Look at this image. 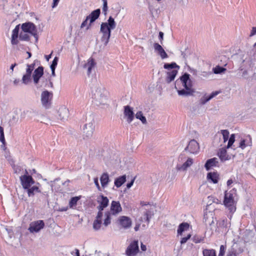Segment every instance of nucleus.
Listing matches in <instances>:
<instances>
[{
    "instance_id": "23",
    "label": "nucleus",
    "mask_w": 256,
    "mask_h": 256,
    "mask_svg": "<svg viewBox=\"0 0 256 256\" xmlns=\"http://www.w3.org/2000/svg\"><path fill=\"white\" fill-rule=\"evenodd\" d=\"M102 217L100 212L97 214L96 219L93 222V228L94 230H98L100 229L102 223Z\"/></svg>"
},
{
    "instance_id": "15",
    "label": "nucleus",
    "mask_w": 256,
    "mask_h": 256,
    "mask_svg": "<svg viewBox=\"0 0 256 256\" xmlns=\"http://www.w3.org/2000/svg\"><path fill=\"white\" fill-rule=\"evenodd\" d=\"M38 112L36 110L30 109L24 110L20 115L22 118H28L29 119H32L36 116H38Z\"/></svg>"
},
{
    "instance_id": "26",
    "label": "nucleus",
    "mask_w": 256,
    "mask_h": 256,
    "mask_svg": "<svg viewBox=\"0 0 256 256\" xmlns=\"http://www.w3.org/2000/svg\"><path fill=\"white\" fill-rule=\"evenodd\" d=\"M248 139H242L240 144L239 147L242 149H244L246 146H251L252 144V138L250 136H248Z\"/></svg>"
},
{
    "instance_id": "37",
    "label": "nucleus",
    "mask_w": 256,
    "mask_h": 256,
    "mask_svg": "<svg viewBox=\"0 0 256 256\" xmlns=\"http://www.w3.org/2000/svg\"><path fill=\"white\" fill-rule=\"evenodd\" d=\"M136 117L137 119L140 120L142 124H146V118L143 116L142 112L141 111L136 112Z\"/></svg>"
},
{
    "instance_id": "33",
    "label": "nucleus",
    "mask_w": 256,
    "mask_h": 256,
    "mask_svg": "<svg viewBox=\"0 0 256 256\" xmlns=\"http://www.w3.org/2000/svg\"><path fill=\"white\" fill-rule=\"evenodd\" d=\"M177 73L178 71L175 70H172V71L168 72L167 73L168 76L166 78V82L170 83L172 81L174 80Z\"/></svg>"
},
{
    "instance_id": "50",
    "label": "nucleus",
    "mask_w": 256,
    "mask_h": 256,
    "mask_svg": "<svg viewBox=\"0 0 256 256\" xmlns=\"http://www.w3.org/2000/svg\"><path fill=\"white\" fill-rule=\"evenodd\" d=\"M58 58L55 57L54 59L53 60L52 64H50V68H56L58 62Z\"/></svg>"
},
{
    "instance_id": "49",
    "label": "nucleus",
    "mask_w": 256,
    "mask_h": 256,
    "mask_svg": "<svg viewBox=\"0 0 256 256\" xmlns=\"http://www.w3.org/2000/svg\"><path fill=\"white\" fill-rule=\"evenodd\" d=\"M226 246L221 245L220 246V252L218 256H224L225 254Z\"/></svg>"
},
{
    "instance_id": "18",
    "label": "nucleus",
    "mask_w": 256,
    "mask_h": 256,
    "mask_svg": "<svg viewBox=\"0 0 256 256\" xmlns=\"http://www.w3.org/2000/svg\"><path fill=\"white\" fill-rule=\"evenodd\" d=\"M58 114V119L61 120H67L68 117V110L64 106H61L56 112Z\"/></svg>"
},
{
    "instance_id": "7",
    "label": "nucleus",
    "mask_w": 256,
    "mask_h": 256,
    "mask_svg": "<svg viewBox=\"0 0 256 256\" xmlns=\"http://www.w3.org/2000/svg\"><path fill=\"white\" fill-rule=\"evenodd\" d=\"M20 180L22 188L26 190L35 182L32 176L29 175L24 174L20 176Z\"/></svg>"
},
{
    "instance_id": "52",
    "label": "nucleus",
    "mask_w": 256,
    "mask_h": 256,
    "mask_svg": "<svg viewBox=\"0 0 256 256\" xmlns=\"http://www.w3.org/2000/svg\"><path fill=\"white\" fill-rule=\"evenodd\" d=\"M191 236L192 235L190 234H188L186 236L182 238L180 240L181 244L186 243V242L190 238Z\"/></svg>"
},
{
    "instance_id": "61",
    "label": "nucleus",
    "mask_w": 256,
    "mask_h": 256,
    "mask_svg": "<svg viewBox=\"0 0 256 256\" xmlns=\"http://www.w3.org/2000/svg\"><path fill=\"white\" fill-rule=\"evenodd\" d=\"M202 240V239L200 238H199L198 236H195L193 238V241L195 243H198L200 242Z\"/></svg>"
},
{
    "instance_id": "28",
    "label": "nucleus",
    "mask_w": 256,
    "mask_h": 256,
    "mask_svg": "<svg viewBox=\"0 0 256 256\" xmlns=\"http://www.w3.org/2000/svg\"><path fill=\"white\" fill-rule=\"evenodd\" d=\"M100 181L102 188L106 186L110 181L108 174L106 172L102 174L100 178Z\"/></svg>"
},
{
    "instance_id": "32",
    "label": "nucleus",
    "mask_w": 256,
    "mask_h": 256,
    "mask_svg": "<svg viewBox=\"0 0 256 256\" xmlns=\"http://www.w3.org/2000/svg\"><path fill=\"white\" fill-rule=\"evenodd\" d=\"M218 156L222 162L228 160V156L227 154L226 150L224 148H222L220 150Z\"/></svg>"
},
{
    "instance_id": "1",
    "label": "nucleus",
    "mask_w": 256,
    "mask_h": 256,
    "mask_svg": "<svg viewBox=\"0 0 256 256\" xmlns=\"http://www.w3.org/2000/svg\"><path fill=\"white\" fill-rule=\"evenodd\" d=\"M92 98L94 104L99 106L106 104L108 100L107 91L100 84L92 88Z\"/></svg>"
},
{
    "instance_id": "25",
    "label": "nucleus",
    "mask_w": 256,
    "mask_h": 256,
    "mask_svg": "<svg viewBox=\"0 0 256 256\" xmlns=\"http://www.w3.org/2000/svg\"><path fill=\"white\" fill-rule=\"evenodd\" d=\"M38 121H40L41 122H43L46 124H50L52 125L54 124L55 118L52 117L51 119L45 116L43 114H41L38 120Z\"/></svg>"
},
{
    "instance_id": "17",
    "label": "nucleus",
    "mask_w": 256,
    "mask_h": 256,
    "mask_svg": "<svg viewBox=\"0 0 256 256\" xmlns=\"http://www.w3.org/2000/svg\"><path fill=\"white\" fill-rule=\"evenodd\" d=\"M193 162V160L192 158H189L182 164L178 163L176 164V169L178 171H185L188 168L192 165Z\"/></svg>"
},
{
    "instance_id": "20",
    "label": "nucleus",
    "mask_w": 256,
    "mask_h": 256,
    "mask_svg": "<svg viewBox=\"0 0 256 256\" xmlns=\"http://www.w3.org/2000/svg\"><path fill=\"white\" fill-rule=\"evenodd\" d=\"M20 24L17 25L12 30V34L11 38V43L12 45L17 44L18 43V33L20 30Z\"/></svg>"
},
{
    "instance_id": "11",
    "label": "nucleus",
    "mask_w": 256,
    "mask_h": 256,
    "mask_svg": "<svg viewBox=\"0 0 256 256\" xmlns=\"http://www.w3.org/2000/svg\"><path fill=\"white\" fill-rule=\"evenodd\" d=\"M124 116L126 118V121L130 124L134 120V117L133 109L129 106H124Z\"/></svg>"
},
{
    "instance_id": "43",
    "label": "nucleus",
    "mask_w": 256,
    "mask_h": 256,
    "mask_svg": "<svg viewBox=\"0 0 256 256\" xmlns=\"http://www.w3.org/2000/svg\"><path fill=\"white\" fill-rule=\"evenodd\" d=\"M235 142V134H232L230 136V138H228V143L226 146L227 148H231L234 143Z\"/></svg>"
},
{
    "instance_id": "6",
    "label": "nucleus",
    "mask_w": 256,
    "mask_h": 256,
    "mask_svg": "<svg viewBox=\"0 0 256 256\" xmlns=\"http://www.w3.org/2000/svg\"><path fill=\"white\" fill-rule=\"evenodd\" d=\"M93 121V117L90 116V120L84 124L83 128V136L84 138H90L92 137L94 130Z\"/></svg>"
},
{
    "instance_id": "16",
    "label": "nucleus",
    "mask_w": 256,
    "mask_h": 256,
    "mask_svg": "<svg viewBox=\"0 0 256 256\" xmlns=\"http://www.w3.org/2000/svg\"><path fill=\"white\" fill-rule=\"evenodd\" d=\"M44 74V68L42 66H40L36 68L34 72L32 74V78L34 84H36L38 83L40 78Z\"/></svg>"
},
{
    "instance_id": "5",
    "label": "nucleus",
    "mask_w": 256,
    "mask_h": 256,
    "mask_svg": "<svg viewBox=\"0 0 256 256\" xmlns=\"http://www.w3.org/2000/svg\"><path fill=\"white\" fill-rule=\"evenodd\" d=\"M21 28L24 32L30 34L34 36L36 42L38 40V30L36 26L31 22H26L22 24Z\"/></svg>"
},
{
    "instance_id": "2",
    "label": "nucleus",
    "mask_w": 256,
    "mask_h": 256,
    "mask_svg": "<svg viewBox=\"0 0 256 256\" xmlns=\"http://www.w3.org/2000/svg\"><path fill=\"white\" fill-rule=\"evenodd\" d=\"M116 27V22L112 16L108 18L107 22L102 23L100 28V32L102 34L101 41L104 46H106L108 43L112 30H114Z\"/></svg>"
},
{
    "instance_id": "35",
    "label": "nucleus",
    "mask_w": 256,
    "mask_h": 256,
    "mask_svg": "<svg viewBox=\"0 0 256 256\" xmlns=\"http://www.w3.org/2000/svg\"><path fill=\"white\" fill-rule=\"evenodd\" d=\"M32 80V74L26 72L22 78V82L24 84H28Z\"/></svg>"
},
{
    "instance_id": "36",
    "label": "nucleus",
    "mask_w": 256,
    "mask_h": 256,
    "mask_svg": "<svg viewBox=\"0 0 256 256\" xmlns=\"http://www.w3.org/2000/svg\"><path fill=\"white\" fill-rule=\"evenodd\" d=\"M81 196H74L71 198L69 202V206L70 208H73L74 206H76L78 200L80 199Z\"/></svg>"
},
{
    "instance_id": "24",
    "label": "nucleus",
    "mask_w": 256,
    "mask_h": 256,
    "mask_svg": "<svg viewBox=\"0 0 256 256\" xmlns=\"http://www.w3.org/2000/svg\"><path fill=\"white\" fill-rule=\"evenodd\" d=\"M96 62L93 58H90L84 64V68L87 69V74L89 76L92 72V70L94 67Z\"/></svg>"
},
{
    "instance_id": "4",
    "label": "nucleus",
    "mask_w": 256,
    "mask_h": 256,
    "mask_svg": "<svg viewBox=\"0 0 256 256\" xmlns=\"http://www.w3.org/2000/svg\"><path fill=\"white\" fill-rule=\"evenodd\" d=\"M234 194H236L234 190L230 191L229 192H226L224 194V205L228 208L230 212H233L236 210V207L234 206Z\"/></svg>"
},
{
    "instance_id": "46",
    "label": "nucleus",
    "mask_w": 256,
    "mask_h": 256,
    "mask_svg": "<svg viewBox=\"0 0 256 256\" xmlns=\"http://www.w3.org/2000/svg\"><path fill=\"white\" fill-rule=\"evenodd\" d=\"M154 214L153 211H152L151 210L146 211V212L144 216H146V222L148 223L150 222V219L152 218V216H154Z\"/></svg>"
},
{
    "instance_id": "27",
    "label": "nucleus",
    "mask_w": 256,
    "mask_h": 256,
    "mask_svg": "<svg viewBox=\"0 0 256 256\" xmlns=\"http://www.w3.org/2000/svg\"><path fill=\"white\" fill-rule=\"evenodd\" d=\"M190 224L188 222H183L181 223L177 230L178 234L182 235V232L187 231L189 229Z\"/></svg>"
},
{
    "instance_id": "39",
    "label": "nucleus",
    "mask_w": 256,
    "mask_h": 256,
    "mask_svg": "<svg viewBox=\"0 0 256 256\" xmlns=\"http://www.w3.org/2000/svg\"><path fill=\"white\" fill-rule=\"evenodd\" d=\"M220 134L222 136V138L224 139V142H226V141L228 140L229 138V132L227 130H222L220 131Z\"/></svg>"
},
{
    "instance_id": "19",
    "label": "nucleus",
    "mask_w": 256,
    "mask_h": 256,
    "mask_svg": "<svg viewBox=\"0 0 256 256\" xmlns=\"http://www.w3.org/2000/svg\"><path fill=\"white\" fill-rule=\"evenodd\" d=\"M100 8H98L94 11H92L90 14L87 16L88 19L90 20V24L87 26L86 30H88L91 24L94 22L96 19H98L100 15Z\"/></svg>"
},
{
    "instance_id": "55",
    "label": "nucleus",
    "mask_w": 256,
    "mask_h": 256,
    "mask_svg": "<svg viewBox=\"0 0 256 256\" xmlns=\"http://www.w3.org/2000/svg\"><path fill=\"white\" fill-rule=\"evenodd\" d=\"M220 93L218 91H216L212 92L210 96H208L209 99L211 100L216 96H217Z\"/></svg>"
},
{
    "instance_id": "30",
    "label": "nucleus",
    "mask_w": 256,
    "mask_h": 256,
    "mask_svg": "<svg viewBox=\"0 0 256 256\" xmlns=\"http://www.w3.org/2000/svg\"><path fill=\"white\" fill-rule=\"evenodd\" d=\"M28 194L29 197H32L36 192H40L39 188L36 186L30 187L26 190Z\"/></svg>"
},
{
    "instance_id": "14",
    "label": "nucleus",
    "mask_w": 256,
    "mask_h": 256,
    "mask_svg": "<svg viewBox=\"0 0 256 256\" xmlns=\"http://www.w3.org/2000/svg\"><path fill=\"white\" fill-rule=\"evenodd\" d=\"M122 210L120 204L119 202L113 200L110 205V210L108 211L112 215H116Z\"/></svg>"
},
{
    "instance_id": "12",
    "label": "nucleus",
    "mask_w": 256,
    "mask_h": 256,
    "mask_svg": "<svg viewBox=\"0 0 256 256\" xmlns=\"http://www.w3.org/2000/svg\"><path fill=\"white\" fill-rule=\"evenodd\" d=\"M119 224L124 228L127 229L130 228L132 224L131 219L126 216H120L118 219Z\"/></svg>"
},
{
    "instance_id": "58",
    "label": "nucleus",
    "mask_w": 256,
    "mask_h": 256,
    "mask_svg": "<svg viewBox=\"0 0 256 256\" xmlns=\"http://www.w3.org/2000/svg\"><path fill=\"white\" fill-rule=\"evenodd\" d=\"M88 20H89L88 18V16H86V18L85 19V20L84 21H83V22L81 24V26H80V28H84V26H86V25L87 24V23H88Z\"/></svg>"
},
{
    "instance_id": "56",
    "label": "nucleus",
    "mask_w": 256,
    "mask_h": 256,
    "mask_svg": "<svg viewBox=\"0 0 256 256\" xmlns=\"http://www.w3.org/2000/svg\"><path fill=\"white\" fill-rule=\"evenodd\" d=\"M94 183L96 186V188H98V189L100 190V187L99 183H98V178L96 177V178H94Z\"/></svg>"
},
{
    "instance_id": "34",
    "label": "nucleus",
    "mask_w": 256,
    "mask_h": 256,
    "mask_svg": "<svg viewBox=\"0 0 256 256\" xmlns=\"http://www.w3.org/2000/svg\"><path fill=\"white\" fill-rule=\"evenodd\" d=\"M98 202L101 205L104 206V207H106L108 204V199L106 196H105L103 195L100 196L98 198Z\"/></svg>"
},
{
    "instance_id": "29",
    "label": "nucleus",
    "mask_w": 256,
    "mask_h": 256,
    "mask_svg": "<svg viewBox=\"0 0 256 256\" xmlns=\"http://www.w3.org/2000/svg\"><path fill=\"white\" fill-rule=\"evenodd\" d=\"M207 178L208 180H210L214 184H217L218 182L219 175L216 172H210L208 174Z\"/></svg>"
},
{
    "instance_id": "63",
    "label": "nucleus",
    "mask_w": 256,
    "mask_h": 256,
    "mask_svg": "<svg viewBox=\"0 0 256 256\" xmlns=\"http://www.w3.org/2000/svg\"><path fill=\"white\" fill-rule=\"evenodd\" d=\"M186 157L183 154H182L178 157V160L180 162H182L186 159Z\"/></svg>"
},
{
    "instance_id": "48",
    "label": "nucleus",
    "mask_w": 256,
    "mask_h": 256,
    "mask_svg": "<svg viewBox=\"0 0 256 256\" xmlns=\"http://www.w3.org/2000/svg\"><path fill=\"white\" fill-rule=\"evenodd\" d=\"M214 218L212 216V214H205L204 216L203 220L204 222H205V224H207V220L208 219H210V220H212V219H213Z\"/></svg>"
},
{
    "instance_id": "51",
    "label": "nucleus",
    "mask_w": 256,
    "mask_h": 256,
    "mask_svg": "<svg viewBox=\"0 0 256 256\" xmlns=\"http://www.w3.org/2000/svg\"><path fill=\"white\" fill-rule=\"evenodd\" d=\"M210 100L209 99V98L208 96H204L200 98V104H204L206 103Z\"/></svg>"
},
{
    "instance_id": "64",
    "label": "nucleus",
    "mask_w": 256,
    "mask_h": 256,
    "mask_svg": "<svg viewBox=\"0 0 256 256\" xmlns=\"http://www.w3.org/2000/svg\"><path fill=\"white\" fill-rule=\"evenodd\" d=\"M256 34V27H253L252 28V30L251 32H250V36H253Z\"/></svg>"
},
{
    "instance_id": "21",
    "label": "nucleus",
    "mask_w": 256,
    "mask_h": 256,
    "mask_svg": "<svg viewBox=\"0 0 256 256\" xmlns=\"http://www.w3.org/2000/svg\"><path fill=\"white\" fill-rule=\"evenodd\" d=\"M154 47L155 51L157 52L162 59L167 58L168 56L162 47L158 43H154Z\"/></svg>"
},
{
    "instance_id": "10",
    "label": "nucleus",
    "mask_w": 256,
    "mask_h": 256,
    "mask_svg": "<svg viewBox=\"0 0 256 256\" xmlns=\"http://www.w3.org/2000/svg\"><path fill=\"white\" fill-rule=\"evenodd\" d=\"M139 252L138 241L134 240L126 248V253L128 256H134Z\"/></svg>"
},
{
    "instance_id": "47",
    "label": "nucleus",
    "mask_w": 256,
    "mask_h": 256,
    "mask_svg": "<svg viewBox=\"0 0 256 256\" xmlns=\"http://www.w3.org/2000/svg\"><path fill=\"white\" fill-rule=\"evenodd\" d=\"M103 2V7H102V12L106 16L107 14L108 11V2L107 0H102Z\"/></svg>"
},
{
    "instance_id": "62",
    "label": "nucleus",
    "mask_w": 256,
    "mask_h": 256,
    "mask_svg": "<svg viewBox=\"0 0 256 256\" xmlns=\"http://www.w3.org/2000/svg\"><path fill=\"white\" fill-rule=\"evenodd\" d=\"M164 33L162 32H159V34H158V38L160 40V42L161 43V44H162V40H163V38H164Z\"/></svg>"
},
{
    "instance_id": "9",
    "label": "nucleus",
    "mask_w": 256,
    "mask_h": 256,
    "mask_svg": "<svg viewBox=\"0 0 256 256\" xmlns=\"http://www.w3.org/2000/svg\"><path fill=\"white\" fill-rule=\"evenodd\" d=\"M44 226V223L42 220H38L32 222L28 228V230L32 232H38Z\"/></svg>"
},
{
    "instance_id": "42",
    "label": "nucleus",
    "mask_w": 256,
    "mask_h": 256,
    "mask_svg": "<svg viewBox=\"0 0 256 256\" xmlns=\"http://www.w3.org/2000/svg\"><path fill=\"white\" fill-rule=\"evenodd\" d=\"M0 141L2 142L3 148L5 147L6 141L4 136V128L0 126Z\"/></svg>"
},
{
    "instance_id": "59",
    "label": "nucleus",
    "mask_w": 256,
    "mask_h": 256,
    "mask_svg": "<svg viewBox=\"0 0 256 256\" xmlns=\"http://www.w3.org/2000/svg\"><path fill=\"white\" fill-rule=\"evenodd\" d=\"M240 72H238V75L239 76H241V77L242 78H246V76L248 75V72L247 70H244L242 72V75H240V74H239Z\"/></svg>"
},
{
    "instance_id": "45",
    "label": "nucleus",
    "mask_w": 256,
    "mask_h": 256,
    "mask_svg": "<svg viewBox=\"0 0 256 256\" xmlns=\"http://www.w3.org/2000/svg\"><path fill=\"white\" fill-rule=\"evenodd\" d=\"M164 68L165 69L170 70L176 68H179V66H178L175 62H172L170 64H165L164 66Z\"/></svg>"
},
{
    "instance_id": "31",
    "label": "nucleus",
    "mask_w": 256,
    "mask_h": 256,
    "mask_svg": "<svg viewBox=\"0 0 256 256\" xmlns=\"http://www.w3.org/2000/svg\"><path fill=\"white\" fill-rule=\"evenodd\" d=\"M126 181V175H123L119 176L118 178H116L114 180V185L117 188H120L121 186Z\"/></svg>"
},
{
    "instance_id": "53",
    "label": "nucleus",
    "mask_w": 256,
    "mask_h": 256,
    "mask_svg": "<svg viewBox=\"0 0 256 256\" xmlns=\"http://www.w3.org/2000/svg\"><path fill=\"white\" fill-rule=\"evenodd\" d=\"M226 256H237L236 250L232 249L229 250Z\"/></svg>"
},
{
    "instance_id": "44",
    "label": "nucleus",
    "mask_w": 256,
    "mask_h": 256,
    "mask_svg": "<svg viewBox=\"0 0 256 256\" xmlns=\"http://www.w3.org/2000/svg\"><path fill=\"white\" fill-rule=\"evenodd\" d=\"M19 39L22 40L29 41L30 36L26 32H21L19 36Z\"/></svg>"
},
{
    "instance_id": "8",
    "label": "nucleus",
    "mask_w": 256,
    "mask_h": 256,
    "mask_svg": "<svg viewBox=\"0 0 256 256\" xmlns=\"http://www.w3.org/2000/svg\"><path fill=\"white\" fill-rule=\"evenodd\" d=\"M200 150L199 144L195 140H190L184 148V151L190 154H196Z\"/></svg>"
},
{
    "instance_id": "38",
    "label": "nucleus",
    "mask_w": 256,
    "mask_h": 256,
    "mask_svg": "<svg viewBox=\"0 0 256 256\" xmlns=\"http://www.w3.org/2000/svg\"><path fill=\"white\" fill-rule=\"evenodd\" d=\"M204 256H216V251L214 250L205 249L203 250Z\"/></svg>"
},
{
    "instance_id": "57",
    "label": "nucleus",
    "mask_w": 256,
    "mask_h": 256,
    "mask_svg": "<svg viewBox=\"0 0 256 256\" xmlns=\"http://www.w3.org/2000/svg\"><path fill=\"white\" fill-rule=\"evenodd\" d=\"M18 121V118L16 116H13L12 119H11V122L14 124H16Z\"/></svg>"
},
{
    "instance_id": "3",
    "label": "nucleus",
    "mask_w": 256,
    "mask_h": 256,
    "mask_svg": "<svg viewBox=\"0 0 256 256\" xmlns=\"http://www.w3.org/2000/svg\"><path fill=\"white\" fill-rule=\"evenodd\" d=\"M190 75L188 73H184L180 77V80H176V84L181 83L184 88L178 90V93L180 96H188L193 94L194 90L192 88V82L190 79Z\"/></svg>"
},
{
    "instance_id": "40",
    "label": "nucleus",
    "mask_w": 256,
    "mask_h": 256,
    "mask_svg": "<svg viewBox=\"0 0 256 256\" xmlns=\"http://www.w3.org/2000/svg\"><path fill=\"white\" fill-rule=\"evenodd\" d=\"M111 215H112V214H110L109 212H106L105 213L106 218H105V219L104 220V226H107L108 225H109L110 224V222H110Z\"/></svg>"
},
{
    "instance_id": "41",
    "label": "nucleus",
    "mask_w": 256,
    "mask_h": 256,
    "mask_svg": "<svg viewBox=\"0 0 256 256\" xmlns=\"http://www.w3.org/2000/svg\"><path fill=\"white\" fill-rule=\"evenodd\" d=\"M226 68L220 66H216V67L213 68L212 70L214 73L216 74H219L224 72L225 71H226Z\"/></svg>"
},
{
    "instance_id": "22",
    "label": "nucleus",
    "mask_w": 256,
    "mask_h": 256,
    "mask_svg": "<svg viewBox=\"0 0 256 256\" xmlns=\"http://www.w3.org/2000/svg\"><path fill=\"white\" fill-rule=\"evenodd\" d=\"M218 163V162L217 158H210L206 160L204 164V168H206V170H210L212 167L216 166Z\"/></svg>"
},
{
    "instance_id": "60",
    "label": "nucleus",
    "mask_w": 256,
    "mask_h": 256,
    "mask_svg": "<svg viewBox=\"0 0 256 256\" xmlns=\"http://www.w3.org/2000/svg\"><path fill=\"white\" fill-rule=\"evenodd\" d=\"M72 255H76V256H80V252L78 249H74V250L71 252Z\"/></svg>"
},
{
    "instance_id": "54",
    "label": "nucleus",
    "mask_w": 256,
    "mask_h": 256,
    "mask_svg": "<svg viewBox=\"0 0 256 256\" xmlns=\"http://www.w3.org/2000/svg\"><path fill=\"white\" fill-rule=\"evenodd\" d=\"M106 208V207H104V206L101 205L100 204V205L97 207V208L98 209V214H99L100 212L102 214V216H103V212H102V211L104 210V209Z\"/></svg>"
},
{
    "instance_id": "13",
    "label": "nucleus",
    "mask_w": 256,
    "mask_h": 256,
    "mask_svg": "<svg viewBox=\"0 0 256 256\" xmlns=\"http://www.w3.org/2000/svg\"><path fill=\"white\" fill-rule=\"evenodd\" d=\"M52 97V93L48 90H44L41 94V102L44 106L47 107L49 102Z\"/></svg>"
}]
</instances>
